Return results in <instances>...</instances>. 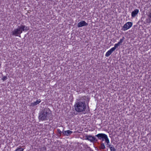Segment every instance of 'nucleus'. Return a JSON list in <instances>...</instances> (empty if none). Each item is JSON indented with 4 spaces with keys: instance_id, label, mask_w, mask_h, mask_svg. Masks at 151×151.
Masks as SVG:
<instances>
[{
    "instance_id": "nucleus-21",
    "label": "nucleus",
    "mask_w": 151,
    "mask_h": 151,
    "mask_svg": "<svg viewBox=\"0 0 151 151\" xmlns=\"http://www.w3.org/2000/svg\"><path fill=\"white\" fill-rule=\"evenodd\" d=\"M7 79V77L6 76H4L2 78V79L3 81H4L6 80Z\"/></svg>"
},
{
    "instance_id": "nucleus-19",
    "label": "nucleus",
    "mask_w": 151,
    "mask_h": 151,
    "mask_svg": "<svg viewBox=\"0 0 151 151\" xmlns=\"http://www.w3.org/2000/svg\"><path fill=\"white\" fill-rule=\"evenodd\" d=\"M106 145H107V147H109L110 148V147H112V145H110L109 143V142L108 143L107 142H106Z\"/></svg>"
},
{
    "instance_id": "nucleus-6",
    "label": "nucleus",
    "mask_w": 151,
    "mask_h": 151,
    "mask_svg": "<svg viewBox=\"0 0 151 151\" xmlns=\"http://www.w3.org/2000/svg\"><path fill=\"white\" fill-rule=\"evenodd\" d=\"M132 23L131 22H128L126 23L122 27V30L125 31L130 28L132 26Z\"/></svg>"
},
{
    "instance_id": "nucleus-15",
    "label": "nucleus",
    "mask_w": 151,
    "mask_h": 151,
    "mask_svg": "<svg viewBox=\"0 0 151 151\" xmlns=\"http://www.w3.org/2000/svg\"><path fill=\"white\" fill-rule=\"evenodd\" d=\"M125 39V38L124 37H123L122 39H121L119 42H118V43L119 45H120L121 44H122L123 40H124Z\"/></svg>"
},
{
    "instance_id": "nucleus-10",
    "label": "nucleus",
    "mask_w": 151,
    "mask_h": 151,
    "mask_svg": "<svg viewBox=\"0 0 151 151\" xmlns=\"http://www.w3.org/2000/svg\"><path fill=\"white\" fill-rule=\"evenodd\" d=\"M41 101V100L40 99L37 100L36 101L34 102L33 103H32L31 104L30 106H34L37 105Z\"/></svg>"
},
{
    "instance_id": "nucleus-3",
    "label": "nucleus",
    "mask_w": 151,
    "mask_h": 151,
    "mask_svg": "<svg viewBox=\"0 0 151 151\" xmlns=\"http://www.w3.org/2000/svg\"><path fill=\"white\" fill-rule=\"evenodd\" d=\"M29 29V27L24 25L23 24H21L18 26L17 29H15L12 32V35L20 37V34L23 31L26 32Z\"/></svg>"
},
{
    "instance_id": "nucleus-14",
    "label": "nucleus",
    "mask_w": 151,
    "mask_h": 151,
    "mask_svg": "<svg viewBox=\"0 0 151 151\" xmlns=\"http://www.w3.org/2000/svg\"><path fill=\"white\" fill-rule=\"evenodd\" d=\"M120 45L118 43L114 45V47L112 48V49L114 51L116 49V48H117L118 46H119Z\"/></svg>"
},
{
    "instance_id": "nucleus-16",
    "label": "nucleus",
    "mask_w": 151,
    "mask_h": 151,
    "mask_svg": "<svg viewBox=\"0 0 151 151\" xmlns=\"http://www.w3.org/2000/svg\"><path fill=\"white\" fill-rule=\"evenodd\" d=\"M57 130L58 132V135L59 136H61L62 133V132L59 129H58Z\"/></svg>"
},
{
    "instance_id": "nucleus-13",
    "label": "nucleus",
    "mask_w": 151,
    "mask_h": 151,
    "mask_svg": "<svg viewBox=\"0 0 151 151\" xmlns=\"http://www.w3.org/2000/svg\"><path fill=\"white\" fill-rule=\"evenodd\" d=\"M100 148L102 150H104L105 148L104 144L103 142H101Z\"/></svg>"
},
{
    "instance_id": "nucleus-8",
    "label": "nucleus",
    "mask_w": 151,
    "mask_h": 151,
    "mask_svg": "<svg viewBox=\"0 0 151 151\" xmlns=\"http://www.w3.org/2000/svg\"><path fill=\"white\" fill-rule=\"evenodd\" d=\"M73 132L70 130H68L66 131H64V130L62 131V134L65 136H68L70 135Z\"/></svg>"
},
{
    "instance_id": "nucleus-12",
    "label": "nucleus",
    "mask_w": 151,
    "mask_h": 151,
    "mask_svg": "<svg viewBox=\"0 0 151 151\" xmlns=\"http://www.w3.org/2000/svg\"><path fill=\"white\" fill-rule=\"evenodd\" d=\"M148 19H147V22L148 23L151 22V11L149 13Z\"/></svg>"
},
{
    "instance_id": "nucleus-22",
    "label": "nucleus",
    "mask_w": 151,
    "mask_h": 151,
    "mask_svg": "<svg viewBox=\"0 0 151 151\" xmlns=\"http://www.w3.org/2000/svg\"><path fill=\"white\" fill-rule=\"evenodd\" d=\"M104 139H101V142H102L104 141Z\"/></svg>"
},
{
    "instance_id": "nucleus-1",
    "label": "nucleus",
    "mask_w": 151,
    "mask_h": 151,
    "mask_svg": "<svg viewBox=\"0 0 151 151\" xmlns=\"http://www.w3.org/2000/svg\"><path fill=\"white\" fill-rule=\"evenodd\" d=\"M90 98L88 97L84 96L81 98V101L76 103L74 106L75 110L78 112H82L85 111L86 107V104H87L88 107Z\"/></svg>"
},
{
    "instance_id": "nucleus-18",
    "label": "nucleus",
    "mask_w": 151,
    "mask_h": 151,
    "mask_svg": "<svg viewBox=\"0 0 151 151\" xmlns=\"http://www.w3.org/2000/svg\"><path fill=\"white\" fill-rule=\"evenodd\" d=\"M24 150V149L22 148L21 147H19L17 148V149L15 151H23Z\"/></svg>"
},
{
    "instance_id": "nucleus-4",
    "label": "nucleus",
    "mask_w": 151,
    "mask_h": 151,
    "mask_svg": "<svg viewBox=\"0 0 151 151\" xmlns=\"http://www.w3.org/2000/svg\"><path fill=\"white\" fill-rule=\"evenodd\" d=\"M95 136L97 137L98 139L101 140L102 139H104L106 142H109V139L107 135L103 133H99L95 135Z\"/></svg>"
},
{
    "instance_id": "nucleus-7",
    "label": "nucleus",
    "mask_w": 151,
    "mask_h": 151,
    "mask_svg": "<svg viewBox=\"0 0 151 151\" xmlns=\"http://www.w3.org/2000/svg\"><path fill=\"white\" fill-rule=\"evenodd\" d=\"M88 24L84 21H82L78 23L77 27H78L88 25Z\"/></svg>"
},
{
    "instance_id": "nucleus-11",
    "label": "nucleus",
    "mask_w": 151,
    "mask_h": 151,
    "mask_svg": "<svg viewBox=\"0 0 151 151\" xmlns=\"http://www.w3.org/2000/svg\"><path fill=\"white\" fill-rule=\"evenodd\" d=\"M114 51L111 48L106 52L105 56L106 57L109 56Z\"/></svg>"
},
{
    "instance_id": "nucleus-2",
    "label": "nucleus",
    "mask_w": 151,
    "mask_h": 151,
    "mask_svg": "<svg viewBox=\"0 0 151 151\" xmlns=\"http://www.w3.org/2000/svg\"><path fill=\"white\" fill-rule=\"evenodd\" d=\"M51 111L48 108H45L40 112L39 119L42 121L47 120Z\"/></svg>"
},
{
    "instance_id": "nucleus-17",
    "label": "nucleus",
    "mask_w": 151,
    "mask_h": 151,
    "mask_svg": "<svg viewBox=\"0 0 151 151\" xmlns=\"http://www.w3.org/2000/svg\"><path fill=\"white\" fill-rule=\"evenodd\" d=\"M110 149L111 151H116V149L113 145H112V147H110Z\"/></svg>"
},
{
    "instance_id": "nucleus-5",
    "label": "nucleus",
    "mask_w": 151,
    "mask_h": 151,
    "mask_svg": "<svg viewBox=\"0 0 151 151\" xmlns=\"http://www.w3.org/2000/svg\"><path fill=\"white\" fill-rule=\"evenodd\" d=\"M85 139L88 140L92 143L98 141L97 139L94 136L86 135L85 136Z\"/></svg>"
},
{
    "instance_id": "nucleus-20",
    "label": "nucleus",
    "mask_w": 151,
    "mask_h": 151,
    "mask_svg": "<svg viewBox=\"0 0 151 151\" xmlns=\"http://www.w3.org/2000/svg\"><path fill=\"white\" fill-rule=\"evenodd\" d=\"M41 150L42 151H45L46 150V147H43L41 148Z\"/></svg>"
},
{
    "instance_id": "nucleus-9",
    "label": "nucleus",
    "mask_w": 151,
    "mask_h": 151,
    "mask_svg": "<svg viewBox=\"0 0 151 151\" xmlns=\"http://www.w3.org/2000/svg\"><path fill=\"white\" fill-rule=\"evenodd\" d=\"M139 12V10L137 9H136L134 10V11H133L132 12V16L133 17H135L136 15L138 14Z\"/></svg>"
}]
</instances>
